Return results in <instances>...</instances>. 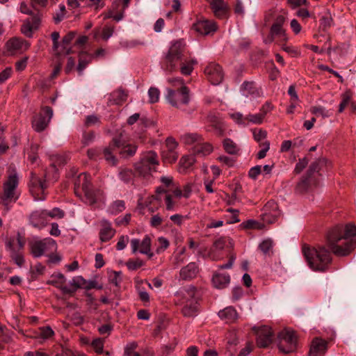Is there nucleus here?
I'll list each match as a JSON object with an SVG mask.
<instances>
[{"mask_svg":"<svg viewBox=\"0 0 356 356\" xmlns=\"http://www.w3.org/2000/svg\"><path fill=\"white\" fill-rule=\"evenodd\" d=\"M326 245L336 256L348 255L356 246V227L348 224L332 227L327 233Z\"/></svg>","mask_w":356,"mask_h":356,"instance_id":"nucleus-1","label":"nucleus"},{"mask_svg":"<svg viewBox=\"0 0 356 356\" xmlns=\"http://www.w3.org/2000/svg\"><path fill=\"white\" fill-rule=\"evenodd\" d=\"M302 251L308 266L314 271H325L332 261L330 252L324 246L315 248L304 245Z\"/></svg>","mask_w":356,"mask_h":356,"instance_id":"nucleus-2","label":"nucleus"},{"mask_svg":"<svg viewBox=\"0 0 356 356\" xmlns=\"http://www.w3.org/2000/svg\"><path fill=\"white\" fill-rule=\"evenodd\" d=\"M19 177L17 173L13 170L7 179L4 181L2 186V191L0 193V201L6 211H9L21 195L19 189Z\"/></svg>","mask_w":356,"mask_h":356,"instance_id":"nucleus-3","label":"nucleus"},{"mask_svg":"<svg viewBox=\"0 0 356 356\" xmlns=\"http://www.w3.org/2000/svg\"><path fill=\"white\" fill-rule=\"evenodd\" d=\"M180 304L183 305L182 314L186 317H194L197 315L200 294L197 288L188 285L181 288L176 293Z\"/></svg>","mask_w":356,"mask_h":356,"instance_id":"nucleus-4","label":"nucleus"},{"mask_svg":"<svg viewBox=\"0 0 356 356\" xmlns=\"http://www.w3.org/2000/svg\"><path fill=\"white\" fill-rule=\"evenodd\" d=\"M79 190L84 193L87 201L90 204L101 202L104 198L102 190L92 187L90 177L86 172L81 173L74 181V191L77 195Z\"/></svg>","mask_w":356,"mask_h":356,"instance_id":"nucleus-5","label":"nucleus"},{"mask_svg":"<svg viewBox=\"0 0 356 356\" xmlns=\"http://www.w3.org/2000/svg\"><path fill=\"white\" fill-rule=\"evenodd\" d=\"M137 149L136 145H126L121 140V136L114 138L109 145L104 148V156L107 162L112 165L117 164V159L114 154L119 152L122 156H131Z\"/></svg>","mask_w":356,"mask_h":356,"instance_id":"nucleus-6","label":"nucleus"},{"mask_svg":"<svg viewBox=\"0 0 356 356\" xmlns=\"http://www.w3.org/2000/svg\"><path fill=\"white\" fill-rule=\"evenodd\" d=\"M159 165L157 154L152 151L143 153L140 161L135 164V170L138 175L144 178H148L152 172L156 171Z\"/></svg>","mask_w":356,"mask_h":356,"instance_id":"nucleus-7","label":"nucleus"},{"mask_svg":"<svg viewBox=\"0 0 356 356\" xmlns=\"http://www.w3.org/2000/svg\"><path fill=\"white\" fill-rule=\"evenodd\" d=\"M184 44L182 41H175L170 47L165 56L163 68L168 72H173L177 68L179 61L182 60Z\"/></svg>","mask_w":356,"mask_h":356,"instance_id":"nucleus-8","label":"nucleus"},{"mask_svg":"<svg viewBox=\"0 0 356 356\" xmlns=\"http://www.w3.org/2000/svg\"><path fill=\"white\" fill-rule=\"evenodd\" d=\"M25 245L24 238L17 233V237H10L6 242V248L9 252L11 259L19 267L24 264V257L22 250Z\"/></svg>","mask_w":356,"mask_h":356,"instance_id":"nucleus-9","label":"nucleus"},{"mask_svg":"<svg viewBox=\"0 0 356 356\" xmlns=\"http://www.w3.org/2000/svg\"><path fill=\"white\" fill-rule=\"evenodd\" d=\"M165 98L172 106L181 108L190 102L189 90L186 86H181L178 90L167 88Z\"/></svg>","mask_w":356,"mask_h":356,"instance_id":"nucleus-10","label":"nucleus"},{"mask_svg":"<svg viewBox=\"0 0 356 356\" xmlns=\"http://www.w3.org/2000/svg\"><path fill=\"white\" fill-rule=\"evenodd\" d=\"M30 249L33 257L38 258L44 254H52L56 250L57 244L53 238L49 237L31 242Z\"/></svg>","mask_w":356,"mask_h":356,"instance_id":"nucleus-11","label":"nucleus"},{"mask_svg":"<svg viewBox=\"0 0 356 356\" xmlns=\"http://www.w3.org/2000/svg\"><path fill=\"white\" fill-rule=\"evenodd\" d=\"M278 348L283 353L294 351L297 346V339L293 331L284 330L278 335Z\"/></svg>","mask_w":356,"mask_h":356,"instance_id":"nucleus-12","label":"nucleus"},{"mask_svg":"<svg viewBox=\"0 0 356 356\" xmlns=\"http://www.w3.org/2000/svg\"><path fill=\"white\" fill-rule=\"evenodd\" d=\"M53 117V110L49 106H44L42 111L35 115L32 120V127L37 132L44 131Z\"/></svg>","mask_w":356,"mask_h":356,"instance_id":"nucleus-13","label":"nucleus"},{"mask_svg":"<svg viewBox=\"0 0 356 356\" xmlns=\"http://www.w3.org/2000/svg\"><path fill=\"white\" fill-rule=\"evenodd\" d=\"M45 180L39 178L35 173H31L30 191L36 201L44 200V191L47 188Z\"/></svg>","mask_w":356,"mask_h":356,"instance_id":"nucleus-14","label":"nucleus"},{"mask_svg":"<svg viewBox=\"0 0 356 356\" xmlns=\"http://www.w3.org/2000/svg\"><path fill=\"white\" fill-rule=\"evenodd\" d=\"M204 74L213 85L220 84L224 78V72L220 65L210 63L204 69Z\"/></svg>","mask_w":356,"mask_h":356,"instance_id":"nucleus-15","label":"nucleus"},{"mask_svg":"<svg viewBox=\"0 0 356 356\" xmlns=\"http://www.w3.org/2000/svg\"><path fill=\"white\" fill-rule=\"evenodd\" d=\"M284 21L285 18L284 16L279 15L277 17L275 22L271 26L270 36L264 40L266 43L272 42L275 37H279L283 40H286L285 31L282 28Z\"/></svg>","mask_w":356,"mask_h":356,"instance_id":"nucleus-16","label":"nucleus"},{"mask_svg":"<svg viewBox=\"0 0 356 356\" xmlns=\"http://www.w3.org/2000/svg\"><path fill=\"white\" fill-rule=\"evenodd\" d=\"M151 239L150 237L146 235L142 241L137 238H133L131 240V248L133 253L139 252L143 254H147L152 256L150 253L151 251Z\"/></svg>","mask_w":356,"mask_h":356,"instance_id":"nucleus-17","label":"nucleus"},{"mask_svg":"<svg viewBox=\"0 0 356 356\" xmlns=\"http://www.w3.org/2000/svg\"><path fill=\"white\" fill-rule=\"evenodd\" d=\"M41 15L38 13L31 18L24 20L21 27L22 33L28 38L33 36V32L37 30L40 24Z\"/></svg>","mask_w":356,"mask_h":356,"instance_id":"nucleus-18","label":"nucleus"},{"mask_svg":"<svg viewBox=\"0 0 356 356\" xmlns=\"http://www.w3.org/2000/svg\"><path fill=\"white\" fill-rule=\"evenodd\" d=\"M193 29L200 35H207L215 32L217 26L213 21L200 19L193 24Z\"/></svg>","mask_w":356,"mask_h":356,"instance_id":"nucleus-19","label":"nucleus"},{"mask_svg":"<svg viewBox=\"0 0 356 356\" xmlns=\"http://www.w3.org/2000/svg\"><path fill=\"white\" fill-rule=\"evenodd\" d=\"M29 47L30 43L28 41L19 38H11L6 44V50L10 54L26 51Z\"/></svg>","mask_w":356,"mask_h":356,"instance_id":"nucleus-20","label":"nucleus"},{"mask_svg":"<svg viewBox=\"0 0 356 356\" xmlns=\"http://www.w3.org/2000/svg\"><path fill=\"white\" fill-rule=\"evenodd\" d=\"M273 341V332L270 327L262 326L257 332V344L260 348L268 347Z\"/></svg>","mask_w":356,"mask_h":356,"instance_id":"nucleus-21","label":"nucleus"},{"mask_svg":"<svg viewBox=\"0 0 356 356\" xmlns=\"http://www.w3.org/2000/svg\"><path fill=\"white\" fill-rule=\"evenodd\" d=\"M31 225L36 228L42 229L47 224V217L45 210H38L32 212L29 216Z\"/></svg>","mask_w":356,"mask_h":356,"instance_id":"nucleus-22","label":"nucleus"},{"mask_svg":"<svg viewBox=\"0 0 356 356\" xmlns=\"http://www.w3.org/2000/svg\"><path fill=\"white\" fill-rule=\"evenodd\" d=\"M327 350V341L321 338L313 339L310 350L309 356H323Z\"/></svg>","mask_w":356,"mask_h":356,"instance_id":"nucleus-23","label":"nucleus"},{"mask_svg":"<svg viewBox=\"0 0 356 356\" xmlns=\"http://www.w3.org/2000/svg\"><path fill=\"white\" fill-rule=\"evenodd\" d=\"M66 282V278L62 273H57L56 275H52L51 280L49 281V283L56 287L60 289L63 293L70 294L74 292V290H72L71 288L65 285Z\"/></svg>","mask_w":356,"mask_h":356,"instance_id":"nucleus-24","label":"nucleus"},{"mask_svg":"<svg viewBox=\"0 0 356 356\" xmlns=\"http://www.w3.org/2000/svg\"><path fill=\"white\" fill-rule=\"evenodd\" d=\"M101 227L99 231V238L101 241H108L115 235V230L112 228L111 223L106 220H102L101 221Z\"/></svg>","mask_w":356,"mask_h":356,"instance_id":"nucleus-25","label":"nucleus"},{"mask_svg":"<svg viewBox=\"0 0 356 356\" xmlns=\"http://www.w3.org/2000/svg\"><path fill=\"white\" fill-rule=\"evenodd\" d=\"M219 318L226 323H234L238 317V314L234 307L229 306L218 312Z\"/></svg>","mask_w":356,"mask_h":356,"instance_id":"nucleus-26","label":"nucleus"},{"mask_svg":"<svg viewBox=\"0 0 356 356\" xmlns=\"http://www.w3.org/2000/svg\"><path fill=\"white\" fill-rule=\"evenodd\" d=\"M198 273V267L195 262H191L183 267L179 272V276L182 280H191L196 277Z\"/></svg>","mask_w":356,"mask_h":356,"instance_id":"nucleus-27","label":"nucleus"},{"mask_svg":"<svg viewBox=\"0 0 356 356\" xmlns=\"http://www.w3.org/2000/svg\"><path fill=\"white\" fill-rule=\"evenodd\" d=\"M317 179L309 177V175H306L298 184L296 189L299 193H305L311 191L312 187L317 186Z\"/></svg>","mask_w":356,"mask_h":356,"instance_id":"nucleus-28","label":"nucleus"},{"mask_svg":"<svg viewBox=\"0 0 356 356\" xmlns=\"http://www.w3.org/2000/svg\"><path fill=\"white\" fill-rule=\"evenodd\" d=\"M230 282V276L227 273H216L212 278V283L217 289H224Z\"/></svg>","mask_w":356,"mask_h":356,"instance_id":"nucleus-29","label":"nucleus"},{"mask_svg":"<svg viewBox=\"0 0 356 356\" xmlns=\"http://www.w3.org/2000/svg\"><path fill=\"white\" fill-rule=\"evenodd\" d=\"M211 9L218 18H223L227 14V6L223 0H211Z\"/></svg>","mask_w":356,"mask_h":356,"instance_id":"nucleus-30","label":"nucleus"},{"mask_svg":"<svg viewBox=\"0 0 356 356\" xmlns=\"http://www.w3.org/2000/svg\"><path fill=\"white\" fill-rule=\"evenodd\" d=\"M93 56L86 51H81L79 54V64L76 67L79 75H82L83 70L92 60Z\"/></svg>","mask_w":356,"mask_h":356,"instance_id":"nucleus-31","label":"nucleus"},{"mask_svg":"<svg viewBox=\"0 0 356 356\" xmlns=\"http://www.w3.org/2000/svg\"><path fill=\"white\" fill-rule=\"evenodd\" d=\"M76 35L75 32H69L67 34H66L63 40H62V44H61V49H59L58 55L60 54H65L67 55L70 54L72 51L71 47H70V44L71 42L73 40Z\"/></svg>","mask_w":356,"mask_h":356,"instance_id":"nucleus-32","label":"nucleus"},{"mask_svg":"<svg viewBox=\"0 0 356 356\" xmlns=\"http://www.w3.org/2000/svg\"><path fill=\"white\" fill-rule=\"evenodd\" d=\"M213 150V146L208 143H197L193 147V153L200 156L210 154Z\"/></svg>","mask_w":356,"mask_h":356,"instance_id":"nucleus-33","label":"nucleus"},{"mask_svg":"<svg viewBox=\"0 0 356 356\" xmlns=\"http://www.w3.org/2000/svg\"><path fill=\"white\" fill-rule=\"evenodd\" d=\"M195 161V158L192 155L182 156L179 163V172L182 174L186 173Z\"/></svg>","mask_w":356,"mask_h":356,"instance_id":"nucleus-34","label":"nucleus"},{"mask_svg":"<svg viewBox=\"0 0 356 356\" xmlns=\"http://www.w3.org/2000/svg\"><path fill=\"white\" fill-rule=\"evenodd\" d=\"M242 91L245 97H253L259 96L260 92L254 82H244L242 85Z\"/></svg>","mask_w":356,"mask_h":356,"instance_id":"nucleus-35","label":"nucleus"},{"mask_svg":"<svg viewBox=\"0 0 356 356\" xmlns=\"http://www.w3.org/2000/svg\"><path fill=\"white\" fill-rule=\"evenodd\" d=\"M225 151L229 154H237L240 152V147L230 138H225L222 141Z\"/></svg>","mask_w":356,"mask_h":356,"instance_id":"nucleus-36","label":"nucleus"},{"mask_svg":"<svg viewBox=\"0 0 356 356\" xmlns=\"http://www.w3.org/2000/svg\"><path fill=\"white\" fill-rule=\"evenodd\" d=\"M113 32H114L113 26H105L102 29V31L99 29H97L94 30V38L95 39H97L98 35L101 33L102 38L104 40H107L113 35Z\"/></svg>","mask_w":356,"mask_h":356,"instance_id":"nucleus-37","label":"nucleus"},{"mask_svg":"<svg viewBox=\"0 0 356 356\" xmlns=\"http://www.w3.org/2000/svg\"><path fill=\"white\" fill-rule=\"evenodd\" d=\"M119 178L123 182L128 184L130 183L133 179L134 174L131 169H128L126 168H121L119 170L118 174Z\"/></svg>","mask_w":356,"mask_h":356,"instance_id":"nucleus-38","label":"nucleus"},{"mask_svg":"<svg viewBox=\"0 0 356 356\" xmlns=\"http://www.w3.org/2000/svg\"><path fill=\"white\" fill-rule=\"evenodd\" d=\"M323 164V161L321 160H317L313 162L309 168V170L307 171V175H309V177H312L314 179H318V173L319 170H321V166Z\"/></svg>","mask_w":356,"mask_h":356,"instance_id":"nucleus-39","label":"nucleus"},{"mask_svg":"<svg viewBox=\"0 0 356 356\" xmlns=\"http://www.w3.org/2000/svg\"><path fill=\"white\" fill-rule=\"evenodd\" d=\"M310 112L316 116H321L323 118H329L332 115L329 110L321 106L311 107Z\"/></svg>","mask_w":356,"mask_h":356,"instance_id":"nucleus-40","label":"nucleus"},{"mask_svg":"<svg viewBox=\"0 0 356 356\" xmlns=\"http://www.w3.org/2000/svg\"><path fill=\"white\" fill-rule=\"evenodd\" d=\"M111 97L116 104H122L127 99V94L122 89H118L111 94Z\"/></svg>","mask_w":356,"mask_h":356,"instance_id":"nucleus-41","label":"nucleus"},{"mask_svg":"<svg viewBox=\"0 0 356 356\" xmlns=\"http://www.w3.org/2000/svg\"><path fill=\"white\" fill-rule=\"evenodd\" d=\"M230 118L237 124L246 126L247 125V118L243 116L241 113L235 112L229 114Z\"/></svg>","mask_w":356,"mask_h":356,"instance_id":"nucleus-42","label":"nucleus"},{"mask_svg":"<svg viewBox=\"0 0 356 356\" xmlns=\"http://www.w3.org/2000/svg\"><path fill=\"white\" fill-rule=\"evenodd\" d=\"M247 125L250 122L252 124H260L262 123L264 118V113L261 112L257 114H250L246 116Z\"/></svg>","mask_w":356,"mask_h":356,"instance_id":"nucleus-43","label":"nucleus"},{"mask_svg":"<svg viewBox=\"0 0 356 356\" xmlns=\"http://www.w3.org/2000/svg\"><path fill=\"white\" fill-rule=\"evenodd\" d=\"M201 140V136L197 134H186L182 136V140L185 144L192 145Z\"/></svg>","mask_w":356,"mask_h":356,"instance_id":"nucleus-44","label":"nucleus"},{"mask_svg":"<svg viewBox=\"0 0 356 356\" xmlns=\"http://www.w3.org/2000/svg\"><path fill=\"white\" fill-rule=\"evenodd\" d=\"M352 95L350 92L346 91L344 93L341 95V102L339 104V112L342 113L345 108L348 106V104L350 103Z\"/></svg>","mask_w":356,"mask_h":356,"instance_id":"nucleus-45","label":"nucleus"},{"mask_svg":"<svg viewBox=\"0 0 356 356\" xmlns=\"http://www.w3.org/2000/svg\"><path fill=\"white\" fill-rule=\"evenodd\" d=\"M250 4V0H236L235 13L238 15H243L245 13V8Z\"/></svg>","mask_w":356,"mask_h":356,"instance_id":"nucleus-46","label":"nucleus"},{"mask_svg":"<svg viewBox=\"0 0 356 356\" xmlns=\"http://www.w3.org/2000/svg\"><path fill=\"white\" fill-rule=\"evenodd\" d=\"M149 102L150 104L156 103L159 101L160 91L157 88L151 87L148 90Z\"/></svg>","mask_w":356,"mask_h":356,"instance_id":"nucleus-47","label":"nucleus"},{"mask_svg":"<svg viewBox=\"0 0 356 356\" xmlns=\"http://www.w3.org/2000/svg\"><path fill=\"white\" fill-rule=\"evenodd\" d=\"M86 283V280L83 279L81 276H76L72 278V280L70 282V284L73 287L71 288L72 290H74V292L76 291L78 288L83 287V286Z\"/></svg>","mask_w":356,"mask_h":356,"instance_id":"nucleus-48","label":"nucleus"},{"mask_svg":"<svg viewBox=\"0 0 356 356\" xmlns=\"http://www.w3.org/2000/svg\"><path fill=\"white\" fill-rule=\"evenodd\" d=\"M47 217L51 218H63L65 216V212L58 207H55L53 209L48 211L45 210Z\"/></svg>","mask_w":356,"mask_h":356,"instance_id":"nucleus-49","label":"nucleus"},{"mask_svg":"<svg viewBox=\"0 0 356 356\" xmlns=\"http://www.w3.org/2000/svg\"><path fill=\"white\" fill-rule=\"evenodd\" d=\"M195 63H197L195 60H192L191 61L181 63L180 68L181 74L184 75L191 74L193 70V65Z\"/></svg>","mask_w":356,"mask_h":356,"instance_id":"nucleus-50","label":"nucleus"},{"mask_svg":"<svg viewBox=\"0 0 356 356\" xmlns=\"http://www.w3.org/2000/svg\"><path fill=\"white\" fill-rule=\"evenodd\" d=\"M124 209L125 204L123 200H116L110 207L111 213L115 214L122 211Z\"/></svg>","mask_w":356,"mask_h":356,"instance_id":"nucleus-51","label":"nucleus"},{"mask_svg":"<svg viewBox=\"0 0 356 356\" xmlns=\"http://www.w3.org/2000/svg\"><path fill=\"white\" fill-rule=\"evenodd\" d=\"M138 294L139 299L140 301L143 302L145 306H148L149 305L150 296L148 292H147L145 289L138 288Z\"/></svg>","mask_w":356,"mask_h":356,"instance_id":"nucleus-52","label":"nucleus"},{"mask_svg":"<svg viewBox=\"0 0 356 356\" xmlns=\"http://www.w3.org/2000/svg\"><path fill=\"white\" fill-rule=\"evenodd\" d=\"M261 149L257 154V157L259 159H264L266 156L267 152L270 149V143L267 140L262 142L259 144Z\"/></svg>","mask_w":356,"mask_h":356,"instance_id":"nucleus-53","label":"nucleus"},{"mask_svg":"<svg viewBox=\"0 0 356 356\" xmlns=\"http://www.w3.org/2000/svg\"><path fill=\"white\" fill-rule=\"evenodd\" d=\"M207 120L211 124V125L215 127L216 129H218L219 131H222V125L218 118L213 113H210L207 116Z\"/></svg>","mask_w":356,"mask_h":356,"instance_id":"nucleus-54","label":"nucleus"},{"mask_svg":"<svg viewBox=\"0 0 356 356\" xmlns=\"http://www.w3.org/2000/svg\"><path fill=\"white\" fill-rule=\"evenodd\" d=\"M104 340L101 338L94 339L91 343V346L98 354L103 353Z\"/></svg>","mask_w":356,"mask_h":356,"instance_id":"nucleus-55","label":"nucleus"},{"mask_svg":"<svg viewBox=\"0 0 356 356\" xmlns=\"http://www.w3.org/2000/svg\"><path fill=\"white\" fill-rule=\"evenodd\" d=\"M273 241L270 240V239H266V240H264L260 244H259V249L261 250V251L264 254H269V252H270L272 248H273Z\"/></svg>","mask_w":356,"mask_h":356,"instance_id":"nucleus-56","label":"nucleus"},{"mask_svg":"<svg viewBox=\"0 0 356 356\" xmlns=\"http://www.w3.org/2000/svg\"><path fill=\"white\" fill-rule=\"evenodd\" d=\"M54 335V330L49 326H45L40 328V336L44 339H47Z\"/></svg>","mask_w":356,"mask_h":356,"instance_id":"nucleus-57","label":"nucleus"},{"mask_svg":"<svg viewBox=\"0 0 356 356\" xmlns=\"http://www.w3.org/2000/svg\"><path fill=\"white\" fill-rule=\"evenodd\" d=\"M163 158L165 161L169 163H173L177 161L178 154L176 151L168 152L167 150H164L163 152Z\"/></svg>","mask_w":356,"mask_h":356,"instance_id":"nucleus-58","label":"nucleus"},{"mask_svg":"<svg viewBox=\"0 0 356 356\" xmlns=\"http://www.w3.org/2000/svg\"><path fill=\"white\" fill-rule=\"evenodd\" d=\"M95 138V135L93 131L88 133L84 132L83 134L81 143L84 146H88L94 141Z\"/></svg>","mask_w":356,"mask_h":356,"instance_id":"nucleus-59","label":"nucleus"},{"mask_svg":"<svg viewBox=\"0 0 356 356\" xmlns=\"http://www.w3.org/2000/svg\"><path fill=\"white\" fill-rule=\"evenodd\" d=\"M321 26L323 29L330 27L332 25V18L329 13L323 15L320 19Z\"/></svg>","mask_w":356,"mask_h":356,"instance_id":"nucleus-60","label":"nucleus"},{"mask_svg":"<svg viewBox=\"0 0 356 356\" xmlns=\"http://www.w3.org/2000/svg\"><path fill=\"white\" fill-rule=\"evenodd\" d=\"M159 247L156 249L157 253H160L165 250L169 246V241L165 237H159L158 238Z\"/></svg>","mask_w":356,"mask_h":356,"instance_id":"nucleus-61","label":"nucleus"},{"mask_svg":"<svg viewBox=\"0 0 356 356\" xmlns=\"http://www.w3.org/2000/svg\"><path fill=\"white\" fill-rule=\"evenodd\" d=\"M100 123L99 118L96 115H90L86 116L85 120V125L86 127H91Z\"/></svg>","mask_w":356,"mask_h":356,"instance_id":"nucleus-62","label":"nucleus"},{"mask_svg":"<svg viewBox=\"0 0 356 356\" xmlns=\"http://www.w3.org/2000/svg\"><path fill=\"white\" fill-rule=\"evenodd\" d=\"M262 172V166L261 165H255L251 168L248 172V176L252 179H257L259 175Z\"/></svg>","mask_w":356,"mask_h":356,"instance_id":"nucleus-63","label":"nucleus"},{"mask_svg":"<svg viewBox=\"0 0 356 356\" xmlns=\"http://www.w3.org/2000/svg\"><path fill=\"white\" fill-rule=\"evenodd\" d=\"M143 265L142 260L137 259L136 260H129L127 263L128 269L131 270H135Z\"/></svg>","mask_w":356,"mask_h":356,"instance_id":"nucleus-64","label":"nucleus"}]
</instances>
